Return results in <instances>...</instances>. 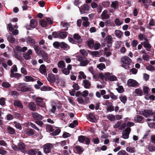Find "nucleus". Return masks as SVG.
<instances>
[{
  "mask_svg": "<svg viewBox=\"0 0 155 155\" xmlns=\"http://www.w3.org/2000/svg\"><path fill=\"white\" fill-rule=\"evenodd\" d=\"M121 60L123 63L122 67L126 69L130 68L129 65L131 62V60L130 58L127 56H124L121 58Z\"/></svg>",
  "mask_w": 155,
  "mask_h": 155,
  "instance_id": "1",
  "label": "nucleus"
},
{
  "mask_svg": "<svg viewBox=\"0 0 155 155\" xmlns=\"http://www.w3.org/2000/svg\"><path fill=\"white\" fill-rule=\"evenodd\" d=\"M27 84L25 83H19L16 86L17 90L21 91L23 92H25L31 90V88L27 87L25 85Z\"/></svg>",
  "mask_w": 155,
  "mask_h": 155,
  "instance_id": "2",
  "label": "nucleus"
},
{
  "mask_svg": "<svg viewBox=\"0 0 155 155\" xmlns=\"http://www.w3.org/2000/svg\"><path fill=\"white\" fill-rule=\"evenodd\" d=\"M78 140L80 143H83L85 141V143L87 145H88L90 142L88 138L83 135L78 136Z\"/></svg>",
  "mask_w": 155,
  "mask_h": 155,
  "instance_id": "3",
  "label": "nucleus"
},
{
  "mask_svg": "<svg viewBox=\"0 0 155 155\" xmlns=\"http://www.w3.org/2000/svg\"><path fill=\"white\" fill-rule=\"evenodd\" d=\"M152 112L153 111L152 110L145 109L140 112V114L144 116L145 117H147L151 116Z\"/></svg>",
  "mask_w": 155,
  "mask_h": 155,
  "instance_id": "4",
  "label": "nucleus"
},
{
  "mask_svg": "<svg viewBox=\"0 0 155 155\" xmlns=\"http://www.w3.org/2000/svg\"><path fill=\"white\" fill-rule=\"evenodd\" d=\"M52 144L50 143H47L44 145V151L45 153H50L51 151V149L53 148Z\"/></svg>",
  "mask_w": 155,
  "mask_h": 155,
  "instance_id": "5",
  "label": "nucleus"
},
{
  "mask_svg": "<svg viewBox=\"0 0 155 155\" xmlns=\"http://www.w3.org/2000/svg\"><path fill=\"white\" fill-rule=\"evenodd\" d=\"M131 130V128L130 127H127L123 131L122 137L124 139L128 138Z\"/></svg>",
  "mask_w": 155,
  "mask_h": 155,
  "instance_id": "6",
  "label": "nucleus"
},
{
  "mask_svg": "<svg viewBox=\"0 0 155 155\" xmlns=\"http://www.w3.org/2000/svg\"><path fill=\"white\" fill-rule=\"evenodd\" d=\"M90 8V6L87 4H84L81 6L80 8V11L81 13L84 14L89 11Z\"/></svg>",
  "mask_w": 155,
  "mask_h": 155,
  "instance_id": "7",
  "label": "nucleus"
},
{
  "mask_svg": "<svg viewBox=\"0 0 155 155\" xmlns=\"http://www.w3.org/2000/svg\"><path fill=\"white\" fill-rule=\"evenodd\" d=\"M38 55H41L45 61L48 62V54L45 53L44 51L40 50L38 54Z\"/></svg>",
  "mask_w": 155,
  "mask_h": 155,
  "instance_id": "8",
  "label": "nucleus"
},
{
  "mask_svg": "<svg viewBox=\"0 0 155 155\" xmlns=\"http://www.w3.org/2000/svg\"><path fill=\"white\" fill-rule=\"evenodd\" d=\"M79 60L81 61L80 64L81 66H86L89 62V61L87 59V58L84 57H80L79 58Z\"/></svg>",
  "mask_w": 155,
  "mask_h": 155,
  "instance_id": "9",
  "label": "nucleus"
},
{
  "mask_svg": "<svg viewBox=\"0 0 155 155\" xmlns=\"http://www.w3.org/2000/svg\"><path fill=\"white\" fill-rule=\"evenodd\" d=\"M73 38L77 44H81L82 43V39L81 38V36L78 34L75 33L74 34Z\"/></svg>",
  "mask_w": 155,
  "mask_h": 155,
  "instance_id": "10",
  "label": "nucleus"
},
{
  "mask_svg": "<svg viewBox=\"0 0 155 155\" xmlns=\"http://www.w3.org/2000/svg\"><path fill=\"white\" fill-rule=\"evenodd\" d=\"M127 84L129 86L132 87H135L138 84V83L136 80L132 79H129Z\"/></svg>",
  "mask_w": 155,
  "mask_h": 155,
  "instance_id": "11",
  "label": "nucleus"
},
{
  "mask_svg": "<svg viewBox=\"0 0 155 155\" xmlns=\"http://www.w3.org/2000/svg\"><path fill=\"white\" fill-rule=\"evenodd\" d=\"M47 79L50 84L54 83L55 81V75L52 73L48 74Z\"/></svg>",
  "mask_w": 155,
  "mask_h": 155,
  "instance_id": "12",
  "label": "nucleus"
},
{
  "mask_svg": "<svg viewBox=\"0 0 155 155\" xmlns=\"http://www.w3.org/2000/svg\"><path fill=\"white\" fill-rule=\"evenodd\" d=\"M40 72L42 74H44L46 76H47V73L46 69V67L44 64H42L40 66L39 69Z\"/></svg>",
  "mask_w": 155,
  "mask_h": 155,
  "instance_id": "13",
  "label": "nucleus"
},
{
  "mask_svg": "<svg viewBox=\"0 0 155 155\" xmlns=\"http://www.w3.org/2000/svg\"><path fill=\"white\" fill-rule=\"evenodd\" d=\"M105 40L107 42V46L109 48L111 47L112 43V39L111 36L110 35L107 36L105 38Z\"/></svg>",
  "mask_w": 155,
  "mask_h": 155,
  "instance_id": "14",
  "label": "nucleus"
},
{
  "mask_svg": "<svg viewBox=\"0 0 155 155\" xmlns=\"http://www.w3.org/2000/svg\"><path fill=\"white\" fill-rule=\"evenodd\" d=\"M13 104L14 106L16 107L21 109H22L23 108V106L22 103L19 100H15Z\"/></svg>",
  "mask_w": 155,
  "mask_h": 155,
  "instance_id": "15",
  "label": "nucleus"
},
{
  "mask_svg": "<svg viewBox=\"0 0 155 155\" xmlns=\"http://www.w3.org/2000/svg\"><path fill=\"white\" fill-rule=\"evenodd\" d=\"M32 115L33 118L35 120H41L42 119V116L37 112H33Z\"/></svg>",
  "mask_w": 155,
  "mask_h": 155,
  "instance_id": "16",
  "label": "nucleus"
},
{
  "mask_svg": "<svg viewBox=\"0 0 155 155\" xmlns=\"http://www.w3.org/2000/svg\"><path fill=\"white\" fill-rule=\"evenodd\" d=\"M26 42L27 44L32 46H33L35 44V40L29 36L27 38Z\"/></svg>",
  "mask_w": 155,
  "mask_h": 155,
  "instance_id": "17",
  "label": "nucleus"
},
{
  "mask_svg": "<svg viewBox=\"0 0 155 155\" xmlns=\"http://www.w3.org/2000/svg\"><path fill=\"white\" fill-rule=\"evenodd\" d=\"M18 150H20L23 153L25 151V146L24 143L22 142H20L18 144Z\"/></svg>",
  "mask_w": 155,
  "mask_h": 155,
  "instance_id": "18",
  "label": "nucleus"
},
{
  "mask_svg": "<svg viewBox=\"0 0 155 155\" xmlns=\"http://www.w3.org/2000/svg\"><path fill=\"white\" fill-rule=\"evenodd\" d=\"M54 130L52 132L51 134L52 136H57L61 132V130L59 127H54Z\"/></svg>",
  "mask_w": 155,
  "mask_h": 155,
  "instance_id": "19",
  "label": "nucleus"
},
{
  "mask_svg": "<svg viewBox=\"0 0 155 155\" xmlns=\"http://www.w3.org/2000/svg\"><path fill=\"white\" fill-rule=\"evenodd\" d=\"M107 10H104L101 14V17L102 19H108L110 18V16L107 14Z\"/></svg>",
  "mask_w": 155,
  "mask_h": 155,
  "instance_id": "20",
  "label": "nucleus"
},
{
  "mask_svg": "<svg viewBox=\"0 0 155 155\" xmlns=\"http://www.w3.org/2000/svg\"><path fill=\"white\" fill-rule=\"evenodd\" d=\"M60 48L65 50H67L70 48L68 44L64 42H61Z\"/></svg>",
  "mask_w": 155,
  "mask_h": 155,
  "instance_id": "21",
  "label": "nucleus"
},
{
  "mask_svg": "<svg viewBox=\"0 0 155 155\" xmlns=\"http://www.w3.org/2000/svg\"><path fill=\"white\" fill-rule=\"evenodd\" d=\"M74 148L79 154H81L84 150L82 147L79 146H76Z\"/></svg>",
  "mask_w": 155,
  "mask_h": 155,
  "instance_id": "22",
  "label": "nucleus"
},
{
  "mask_svg": "<svg viewBox=\"0 0 155 155\" xmlns=\"http://www.w3.org/2000/svg\"><path fill=\"white\" fill-rule=\"evenodd\" d=\"M143 45L144 48H146V49L148 51H150V48H151V46L148 41H144L143 42Z\"/></svg>",
  "mask_w": 155,
  "mask_h": 155,
  "instance_id": "23",
  "label": "nucleus"
},
{
  "mask_svg": "<svg viewBox=\"0 0 155 155\" xmlns=\"http://www.w3.org/2000/svg\"><path fill=\"white\" fill-rule=\"evenodd\" d=\"M30 25L32 28H35L37 26L38 22L36 20L31 19L30 20Z\"/></svg>",
  "mask_w": 155,
  "mask_h": 155,
  "instance_id": "24",
  "label": "nucleus"
},
{
  "mask_svg": "<svg viewBox=\"0 0 155 155\" xmlns=\"http://www.w3.org/2000/svg\"><path fill=\"white\" fill-rule=\"evenodd\" d=\"M119 2L117 1H115L112 2L111 7L114 9H116L119 7Z\"/></svg>",
  "mask_w": 155,
  "mask_h": 155,
  "instance_id": "25",
  "label": "nucleus"
},
{
  "mask_svg": "<svg viewBox=\"0 0 155 155\" xmlns=\"http://www.w3.org/2000/svg\"><path fill=\"white\" fill-rule=\"evenodd\" d=\"M144 119V117L139 115H137L134 118V120L136 122L140 123Z\"/></svg>",
  "mask_w": 155,
  "mask_h": 155,
  "instance_id": "26",
  "label": "nucleus"
},
{
  "mask_svg": "<svg viewBox=\"0 0 155 155\" xmlns=\"http://www.w3.org/2000/svg\"><path fill=\"white\" fill-rule=\"evenodd\" d=\"M28 107L32 111H35L36 110V106L33 102H31L29 103L28 105Z\"/></svg>",
  "mask_w": 155,
  "mask_h": 155,
  "instance_id": "27",
  "label": "nucleus"
},
{
  "mask_svg": "<svg viewBox=\"0 0 155 155\" xmlns=\"http://www.w3.org/2000/svg\"><path fill=\"white\" fill-rule=\"evenodd\" d=\"M83 83L84 84V87L87 89L89 88L91 85L90 82L87 80H84Z\"/></svg>",
  "mask_w": 155,
  "mask_h": 155,
  "instance_id": "28",
  "label": "nucleus"
},
{
  "mask_svg": "<svg viewBox=\"0 0 155 155\" xmlns=\"http://www.w3.org/2000/svg\"><path fill=\"white\" fill-rule=\"evenodd\" d=\"M68 32H67L59 31V38L61 39L65 38L67 36Z\"/></svg>",
  "mask_w": 155,
  "mask_h": 155,
  "instance_id": "29",
  "label": "nucleus"
},
{
  "mask_svg": "<svg viewBox=\"0 0 155 155\" xmlns=\"http://www.w3.org/2000/svg\"><path fill=\"white\" fill-rule=\"evenodd\" d=\"M87 118L91 122H95V116H94L93 114L92 113H90L88 114Z\"/></svg>",
  "mask_w": 155,
  "mask_h": 155,
  "instance_id": "30",
  "label": "nucleus"
},
{
  "mask_svg": "<svg viewBox=\"0 0 155 155\" xmlns=\"http://www.w3.org/2000/svg\"><path fill=\"white\" fill-rule=\"evenodd\" d=\"M89 53L93 57H98L100 56V53L97 51H88Z\"/></svg>",
  "mask_w": 155,
  "mask_h": 155,
  "instance_id": "31",
  "label": "nucleus"
},
{
  "mask_svg": "<svg viewBox=\"0 0 155 155\" xmlns=\"http://www.w3.org/2000/svg\"><path fill=\"white\" fill-rule=\"evenodd\" d=\"M7 131L8 133L11 134H13L15 132V129L10 126L7 127Z\"/></svg>",
  "mask_w": 155,
  "mask_h": 155,
  "instance_id": "32",
  "label": "nucleus"
},
{
  "mask_svg": "<svg viewBox=\"0 0 155 155\" xmlns=\"http://www.w3.org/2000/svg\"><path fill=\"white\" fill-rule=\"evenodd\" d=\"M114 33L116 36L119 38H121L123 35V32L120 30H116Z\"/></svg>",
  "mask_w": 155,
  "mask_h": 155,
  "instance_id": "33",
  "label": "nucleus"
},
{
  "mask_svg": "<svg viewBox=\"0 0 155 155\" xmlns=\"http://www.w3.org/2000/svg\"><path fill=\"white\" fill-rule=\"evenodd\" d=\"M58 65L59 68L62 69L65 68L66 67L64 62L62 60L58 62Z\"/></svg>",
  "mask_w": 155,
  "mask_h": 155,
  "instance_id": "34",
  "label": "nucleus"
},
{
  "mask_svg": "<svg viewBox=\"0 0 155 155\" xmlns=\"http://www.w3.org/2000/svg\"><path fill=\"white\" fill-rule=\"evenodd\" d=\"M25 132L26 134L28 136L33 135L34 134V130L30 128L27 129Z\"/></svg>",
  "mask_w": 155,
  "mask_h": 155,
  "instance_id": "35",
  "label": "nucleus"
},
{
  "mask_svg": "<svg viewBox=\"0 0 155 155\" xmlns=\"http://www.w3.org/2000/svg\"><path fill=\"white\" fill-rule=\"evenodd\" d=\"M7 39L10 43H14L15 42V38L12 35H8Z\"/></svg>",
  "mask_w": 155,
  "mask_h": 155,
  "instance_id": "36",
  "label": "nucleus"
},
{
  "mask_svg": "<svg viewBox=\"0 0 155 155\" xmlns=\"http://www.w3.org/2000/svg\"><path fill=\"white\" fill-rule=\"evenodd\" d=\"M126 150L127 151L130 153H134L136 152L135 148L130 147H127L126 148Z\"/></svg>",
  "mask_w": 155,
  "mask_h": 155,
  "instance_id": "37",
  "label": "nucleus"
},
{
  "mask_svg": "<svg viewBox=\"0 0 155 155\" xmlns=\"http://www.w3.org/2000/svg\"><path fill=\"white\" fill-rule=\"evenodd\" d=\"M121 101L124 104H125L127 100V98L125 95H120L119 97Z\"/></svg>",
  "mask_w": 155,
  "mask_h": 155,
  "instance_id": "38",
  "label": "nucleus"
},
{
  "mask_svg": "<svg viewBox=\"0 0 155 155\" xmlns=\"http://www.w3.org/2000/svg\"><path fill=\"white\" fill-rule=\"evenodd\" d=\"M34 100L38 106L40 105L43 101V99L39 97H36Z\"/></svg>",
  "mask_w": 155,
  "mask_h": 155,
  "instance_id": "39",
  "label": "nucleus"
},
{
  "mask_svg": "<svg viewBox=\"0 0 155 155\" xmlns=\"http://www.w3.org/2000/svg\"><path fill=\"white\" fill-rule=\"evenodd\" d=\"M107 118L111 121H114L115 120V116L112 114H108L107 116Z\"/></svg>",
  "mask_w": 155,
  "mask_h": 155,
  "instance_id": "40",
  "label": "nucleus"
},
{
  "mask_svg": "<svg viewBox=\"0 0 155 155\" xmlns=\"http://www.w3.org/2000/svg\"><path fill=\"white\" fill-rule=\"evenodd\" d=\"M2 86L5 88H9L11 87V85L8 82L3 81Z\"/></svg>",
  "mask_w": 155,
  "mask_h": 155,
  "instance_id": "41",
  "label": "nucleus"
},
{
  "mask_svg": "<svg viewBox=\"0 0 155 155\" xmlns=\"http://www.w3.org/2000/svg\"><path fill=\"white\" fill-rule=\"evenodd\" d=\"M54 47L57 49H59L60 48L61 42L58 41H55L53 44Z\"/></svg>",
  "mask_w": 155,
  "mask_h": 155,
  "instance_id": "42",
  "label": "nucleus"
},
{
  "mask_svg": "<svg viewBox=\"0 0 155 155\" xmlns=\"http://www.w3.org/2000/svg\"><path fill=\"white\" fill-rule=\"evenodd\" d=\"M41 91H51L52 88L49 86H44L41 88Z\"/></svg>",
  "mask_w": 155,
  "mask_h": 155,
  "instance_id": "43",
  "label": "nucleus"
},
{
  "mask_svg": "<svg viewBox=\"0 0 155 155\" xmlns=\"http://www.w3.org/2000/svg\"><path fill=\"white\" fill-rule=\"evenodd\" d=\"M10 76L11 78L15 77V78H19L21 77V75L19 73H14L11 74Z\"/></svg>",
  "mask_w": 155,
  "mask_h": 155,
  "instance_id": "44",
  "label": "nucleus"
},
{
  "mask_svg": "<svg viewBox=\"0 0 155 155\" xmlns=\"http://www.w3.org/2000/svg\"><path fill=\"white\" fill-rule=\"evenodd\" d=\"M25 81L26 82L34 81H35V79L32 77L28 76H25Z\"/></svg>",
  "mask_w": 155,
  "mask_h": 155,
  "instance_id": "45",
  "label": "nucleus"
},
{
  "mask_svg": "<svg viewBox=\"0 0 155 155\" xmlns=\"http://www.w3.org/2000/svg\"><path fill=\"white\" fill-rule=\"evenodd\" d=\"M41 26L43 27H46L48 26V24L46 21H45L44 19H42L40 22Z\"/></svg>",
  "mask_w": 155,
  "mask_h": 155,
  "instance_id": "46",
  "label": "nucleus"
},
{
  "mask_svg": "<svg viewBox=\"0 0 155 155\" xmlns=\"http://www.w3.org/2000/svg\"><path fill=\"white\" fill-rule=\"evenodd\" d=\"M135 92L137 95L141 96L143 94V91L141 89L137 88L135 89Z\"/></svg>",
  "mask_w": 155,
  "mask_h": 155,
  "instance_id": "47",
  "label": "nucleus"
},
{
  "mask_svg": "<svg viewBox=\"0 0 155 155\" xmlns=\"http://www.w3.org/2000/svg\"><path fill=\"white\" fill-rule=\"evenodd\" d=\"M37 153V151L34 150H29L28 152V153L30 155H35Z\"/></svg>",
  "mask_w": 155,
  "mask_h": 155,
  "instance_id": "48",
  "label": "nucleus"
},
{
  "mask_svg": "<svg viewBox=\"0 0 155 155\" xmlns=\"http://www.w3.org/2000/svg\"><path fill=\"white\" fill-rule=\"evenodd\" d=\"M108 91L110 93V97L112 99L116 100L118 98L117 96L114 95L113 93L111 92L109 90Z\"/></svg>",
  "mask_w": 155,
  "mask_h": 155,
  "instance_id": "49",
  "label": "nucleus"
},
{
  "mask_svg": "<svg viewBox=\"0 0 155 155\" xmlns=\"http://www.w3.org/2000/svg\"><path fill=\"white\" fill-rule=\"evenodd\" d=\"M114 110V107L113 105L107 106V112H111Z\"/></svg>",
  "mask_w": 155,
  "mask_h": 155,
  "instance_id": "50",
  "label": "nucleus"
},
{
  "mask_svg": "<svg viewBox=\"0 0 155 155\" xmlns=\"http://www.w3.org/2000/svg\"><path fill=\"white\" fill-rule=\"evenodd\" d=\"M34 48L35 51L36 53H37L38 55L39 53V50L40 49V47L38 45V44L35 45L34 46Z\"/></svg>",
  "mask_w": 155,
  "mask_h": 155,
  "instance_id": "51",
  "label": "nucleus"
},
{
  "mask_svg": "<svg viewBox=\"0 0 155 155\" xmlns=\"http://www.w3.org/2000/svg\"><path fill=\"white\" fill-rule=\"evenodd\" d=\"M149 88L147 86H144L143 87V91L144 94H148Z\"/></svg>",
  "mask_w": 155,
  "mask_h": 155,
  "instance_id": "52",
  "label": "nucleus"
},
{
  "mask_svg": "<svg viewBox=\"0 0 155 155\" xmlns=\"http://www.w3.org/2000/svg\"><path fill=\"white\" fill-rule=\"evenodd\" d=\"M114 22L117 26H119L123 23V21H121L118 18H117L114 20Z\"/></svg>",
  "mask_w": 155,
  "mask_h": 155,
  "instance_id": "53",
  "label": "nucleus"
},
{
  "mask_svg": "<svg viewBox=\"0 0 155 155\" xmlns=\"http://www.w3.org/2000/svg\"><path fill=\"white\" fill-rule=\"evenodd\" d=\"M146 69L148 71H155V68L152 65H150L146 67Z\"/></svg>",
  "mask_w": 155,
  "mask_h": 155,
  "instance_id": "54",
  "label": "nucleus"
},
{
  "mask_svg": "<svg viewBox=\"0 0 155 155\" xmlns=\"http://www.w3.org/2000/svg\"><path fill=\"white\" fill-rule=\"evenodd\" d=\"M14 55L15 56V58L18 60H19L21 57L20 54L19 52L16 51H14Z\"/></svg>",
  "mask_w": 155,
  "mask_h": 155,
  "instance_id": "55",
  "label": "nucleus"
},
{
  "mask_svg": "<svg viewBox=\"0 0 155 155\" xmlns=\"http://www.w3.org/2000/svg\"><path fill=\"white\" fill-rule=\"evenodd\" d=\"M52 35L54 38H59V31H54L52 33Z\"/></svg>",
  "mask_w": 155,
  "mask_h": 155,
  "instance_id": "56",
  "label": "nucleus"
},
{
  "mask_svg": "<svg viewBox=\"0 0 155 155\" xmlns=\"http://www.w3.org/2000/svg\"><path fill=\"white\" fill-rule=\"evenodd\" d=\"M80 52L84 57H86L88 54L87 52L84 49L80 50Z\"/></svg>",
  "mask_w": 155,
  "mask_h": 155,
  "instance_id": "57",
  "label": "nucleus"
},
{
  "mask_svg": "<svg viewBox=\"0 0 155 155\" xmlns=\"http://www.w3.org/2000/svg\"><path fill=\"white\" fill-rule=\"evenodd\" d=\"M61 71L65 75H68L70 73V71L68 70V69L66 68H64V69L61 70Z\"/></svg>",
  "mask_w": 155,
  "mask_h": 155,
  "instance_id": "58",
  "label": "nucleus"
},
{
  "mask_svg": "<svg viewBox=\"0 0 155 155\" xmlns=\"http://www.w3.org/2000/svg\"><path fill=\"white\" fill-rule=\"evenodd\" d=\"M98 77L102 80H105L106 81L107 80V78L102 73H99L98 75Z\"/></svg>",
  "mask_w": 155,
  "mask_h": 155,
  "instance_id": "59",
  "label": "nucleus"
},
{
  "mask_svg": "<svg viewBox=\"0 0 155 155\" xmlns=\"http://www.w3.org/2000/svg\"><path fill=\"white\" fill-rule=\"evenodd\" d=\"M117 154L118 155H129L126 151L124 150H121L119 151Z\"/></svg>",
  "mask_w": 155,
  "mask_h": 155,
  "instance_id": "60",
  "label": "nucleus"
},
{
  "mask_svg": "<svg viewBox=\"0 0 155 155\" xmlns=\"http://www.w3.org/2000/svg\"><path fill=\"white\" fill-rule=\"evenodd\" d=\"M87 43L88 46L91 48H93L94 45V43L92 41L90 40L88 41Z\"/></svg>",
  "mask_w": 155,
  "mask_h": 155,
  "instance_id": "61",
  "label": "nucleus"
},
{
  "mask_svg": "<svg viewBox=\"0 0 155 155\" xmlns=\"http://www.w3.org/2000/svg\"><path fill=\"white\" fill-rule=\"evenodd\" d=\"M97 68L100 70H102L106 68L105 65L103 63H101L97 66Z\"/></svg>",
  "mask_w": 155,
  "mask_h": 155,
  "instance_id": "62",
  "label": "nucleus"
},
{
  "mask_svg": "<svg viewBox=\"0 0 155 155\" xmlns=\"http://www.w3.org/2000/svg\"><path fill=\"white\" fill-rule=\"evenodd\" d=\"M138 44L137 40H133L131 42V44L133 47H136Z\"/></svg>",
  "mask_w": 155,
  "mask_h": 155,
  "instance_id": "63",
  "label": "nucleus"
},
{
  "mask_svg": "<svg viewBox=\"0 0 155 155\" xmlns=\"http://www.w3.org/2000/svg\"><path fill=\"white\" fill-rule=\"evenodd\" d=\"M6 119L8 120H11L14 118L13 116L11 114H7L6 116Z\"/></svg>",
  "mask_w": 155,
  "mask_h": 155,
  "instance_id": "64",
  "label": "nucleus"
}]
</instances>
